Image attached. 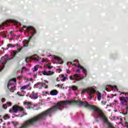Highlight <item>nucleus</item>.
<instances>
[{"label":"nucleus","mask_w":128,"mask_h":128,"mask_svg":"<svg viewBox=\"0 0 128 128\" xmlns=\"http://www.w3.org/2000/svg\"><path fill=\"white\" fill-rule=\"evenodd\" d=\"M58 94V92L56 90H53L50 92V96H56Z\"/></svg>","instance_id":"nucleus-14"},{"label":"nucleus","mask_w":128,"mask_h":128,"mask_svg":"<svg viewBox=\"0 0 128 128\" xmlns=\"http://www.w3.org/2000/svg\"><path fill=\"white\" fill-rule=\"evenodd\" d=\"M54 74V72H52V71H46L44 70L42 72H39L40 76H52V74Z\"/></svg>","instance_id":"nucleus-6"},{"label":"nucleus","mask_w":128,"mask_h":128,"mask_svg":"<svg viewBox=\"0 0 128 128\" xmlns=\"http://www.w3.org/2000/svg\"><path fill=\"white\" fill-rule=\"evenodd\" d=\"M22 30H22V29H20V32H22Z\"/></svg>","instance_id":"nucleus-42"},{"label":"nucleus","mask_w":128,"mask_h":128,"mask_svg":"<svg viewBox=\"0 0 128 128\" xmlns=\"http://www.w3.org/2000/svg\"><path fill=\"white\" fill-rule=\"evenodd\" d=\"M110 86V88H112V86Z\"/></svg>","instance_id":"nucleus-50"},{"label":"nucleus","mask_w":128,"mask_h":128,"mask_svg":"<svg viewBox=\"0 0 128 128\" xmlns=\"http://www.w3.org/2000/svg\"><path fill=\"white\" fill-rule=\"evenodd\" d=\"M0 122H2V119H0Z\"/></svg>","instance_id":"nucleus-46"},{"label":"nucleus","mask_w":128,"mask_h":128,"mask_svg":"<svg viewBox=\"0 0 128 128\" xmlns=\"http://www.w3.org/2000/svg\"><path fill=\"white\" fill-rule=\"evenodd\" d=\"M6 102V98H2V102Z\"/></svg>","instance_id":"nucleus-37"},{"label":"nucleus","mask_w":128,"mask_h":128,"mask_svg":"<svg viewBox=\"0 0 128 128\" xmlns=\"http://www.w3.org/2000/svg\"><path fill=\"white\" fill-rule=\"evenodd\" d=\"M30 83H29L28 84H27L26 85L24 86H22L20 88V90H26V88H30Z\"/></svg>","instance_id":"nucleus-17"},{"label":"nucleus","mask_w":128,"mask_h":128,"mask_svg":"<svg viewBox=\"0 0 128 128\" xmlns=\"http://www.w3.org/2000/svg\"><path fill=\"white\" fill-rule=\"evenodd\" d=\"M23 28H26L27 32L30 34V32L32 33V36H30L28 40H26L24 42L23 46L25 48L26 46H28V44H30V42L32 38V36L36 34V30L34 28L32 27V26H24Z\"/></svg>","instance_id":"nucleus-2"},{"label":"nucleus","mask_w":128,"mask_h":128,"mask_svg":"<svg viewBox=\"0 0 128 128\" xmlns=\"http://www.w3.org/2000/svg\"><path fill=\"white\" fill-rule=\"evenodd\" d=\"M72 104H76L78 106H84V108H88V110H93L94 112H98L99 118L102 120L103 122L106 124L108 128H114L102 110L100 109L95 105L86 104L84 102L78 101V100L74 101L68 100L58 102L54 106L40 113V120H46L48 116L50 117L52 116V112H56V110H62V106Z\"/></svg>","instance_id":"nucleus-1"},{"label":"nucleus","mask_w":128,"mask_h":128,"mask_svg":"<svg viewBox=\"0 0 128 128\" xmlns=\"http://www.w3.org/2000/svg\"><path fill=\"white\" fill-rule=\"evenodd\" d=\"M11 80H12V82H16V78L12 79Z\"/></svg>","instance_id":"nucleus-31"},{"label":"nucleus","mask_w":128,"mask_h":128,"mask_svg":"<svg viewBox=\"0 0 128 128\" xmlns=\"http://www.w3.org/2000/svg\"><path fill=\"white\" fill-rule=\"evenodd\" d=\"M12 86H14V84L10 83V82L9 81V82H8V90H10L11 92H14V90H16V88H14V87H12L10 89V87Z\"/></svg>","instance_id":"nucleus-9"},{"label":"nucleus","mask_w":128,"mask_h":128,"mask_svg":"<svg viewBox=\"0 0 128 128\" xmlns=\"http://www.w3.org/2000/svg\"><path fill=\"white\" fill-rule=\"evenodd\" d=\"M60 70V69H59Z\"/></svg>","instance_id":"nucleus-58"},{"label":"nucleus","mask_w":128,"mask_h":128,"mask_svg":"<svg viewBox=\"0 0 128 128\" xmlns=\"http://www.w3.org/2000/svg\"><path fill=\"white\" fill-rule=\"evenodd\" d=\"M6 104H8V106H12V102H7Z\"/></svg>","instance_id":"nucleus-29"},{"label":"nucleus","mask_w":128,"mask_h":128,"mask_svg":"<svg viewBox=\"0 0 128 128\" xmlns=\"http://www.w3.org/2000/svg\"><path fill=\"white\" fill-rule=\"evenodd\" d=\"M76 72L78 74H80V69H78L76 70Z\"/></svg>","instance_id":"nucleus-32"},{"label":"nucleus","mask_w":128,"mask_h":128,"mask_svg":"<svg viewBox=\"0 0 128 128\" xmlns=\"http://www.w3.org/2000/svg\"><path fill=\"white\" fill-rule=\"evenodd\" d=\"M76 62V60H74V62Z\"/></svg>","instance_id":"nucleus-45"},{"label":"nucleus","mask_w":128,"mask_h":128,"mask_svg":"<svg viewBox=\"0 0 128 128\" xmlns=\"http://www.w3.org/2000/svg\"><path fill=\"white\" fill-rule=\"evenodd\" d=\"M8 48L7 50H8L10 48H16V46H18V44H16V45H14L12 44H8Z\"/></svg>","instance_id":"nucleus-18"},{"label":"nucleus","mask_w":128,"mask_h":128,"mask_svg":"<svg viewBox=\"0 0 128 128\" xmlns=\"http://www.w3.org/2000/svg\"><path fill=\"white\" fill-rule=\"evenodd\" d=\"M121 120H122V119L120 118Z\"/></svg>","instance_id":"nucleus-56"},{"label":"nucleus","mask_w":128,"mask_h":128,"mask_svg":"<svg viewBox=\"0 0 128 128\" xmlns=\"http://www.w3.org/2000/svg\"><path fill=\"white\" fill-rule=\"evenodd\" d=\"M69 78L70 80H75L77 82H80V80H84V78L80 76V74H76L74 75L70 76Z\"/></svg>","instance_id":"nucleus-4"},{"label":"nucleus","mask_w":128,"mask_h":128,"mask_svg":"<svg viewBox=\"0 0 128 128\" xmlns=\"http://www.w3.org/2000/svg\"><path fill=\"white\" fill-rule=\"evenodd\" d=\"M114 88H116V86H114Z\"/></svg>","instance_id":"nucleus-51"},{"label":"nucleus","mask_w":128,"mask_h":128,"mask_svg":"<svg viewBox=\"0 0 128 128\" xmlns=\"http://www.w3.org/2000/svg\"><path fill=\"white\" fill-rule=\"evenodd\" d=\"M24 104H26V106H30L31 104L30 102H25Z\"/></svg>","instance_id":"nucleus-28"},{"label":"nucleus","mask_w":128,"mask_h":128,"mask_svg":"<svg viewBox=\"0 0 128 128\" xmlns=\"http://www.w3.org/2000/svg\"><path fill=\"white\" fill-rule=\"evenodd\" d=\"M18 78L19 80H22V76H20L18 77Z\"/></svg>","instance_id":"nucleus-34"},{"label":"nucleus","mask_w":128,"mask_h":128,"mask_svg":"<svg viewBox=\"0 0 128 128\" xmlns=\"http://www.w3.org/2000/svg\"><path fill=\"white\" fill-rule=\"evenodd\" d=\"M10 34H12V31L10 32Z\"/></svg>","instance_id":"nucleus-44"},{"label":"nucleus","mask_w":128,"mask_h":128,"mask_svg":"<svg viewBox=\"0 0 128 128\" xmlns=\"http://www.w3.org/2000/svg\"><path fill=\"white\" fill-rule=\"evenodd\" d=\"M48 70H52V66H48Z\"/></svg>","instance_id":"nucleus-33"},{"label":"nucleus","mask_w":128,"mask_h":128,"mask_svg":"<svg viewBox=\"0 0 128 128\" xmlns=\"http://www.w3.org/2000/svg\"><path fill=\"white\" fill-rule=\"evenodd\" d=\"M106 92H108V88H106Z\"/></svg>","instance_id":"nucleus-41"},{"label":"nucleus","mask_w":128,"mask_h":128,"mask_svg":"<svg viewBox=\"0 0 128 128\" xmlns=\"http://www.w3.org/2000/svg\"><path fill=\"white\" fill-rule=\"evenodd\" d=\"M127 128H128V125H127Z\"/></svg>","instance_id":"nucleus-57"},{"label":"nucleus","mask_w":128,"mask_h":128,"mask_svg":"<svg viewBox=\"0 0 128 128\" xmlns=\"http://www.w3.org/2000/svg\"><path fill=\"white\" fill-rule=\"evenodd\" d=\"M54 60H58V64H64V61H62V58L56 56L54 57Z\"/></svg>","instance_id":"nucleus-13"},{"label":"nucleus","mask_w":128,"mask_h":128,"mask_svg":"<svg viewBox=\"0 0 128 128\" xmlns=\"http://www.w3.org/2000/svg\"><path fill=\"white\" fill-rule=\"evenodd\" d=\"M120 100L121 102V104H126V105L127 106L126 112H128V97H120Z\"/></svg>","instance_id":"nucleus-5"},{"label":"nucleus","mask_w":128,"mask_h":128,"mask_svg":"<svg viewBox=\"0 0 128 128\" xmlns=\"http://www.w3.org/2000/svg\"><path fill=\"white\" fill-rule=\"evenodd\" d=\"M96 122H98V120H96Z\"/></svg>","instance_id":"nucleus-47"},{"label":"nucleus","mask_w":128,"mask_h":128,"mask_svg":"<svg viewBox=\"0 0 128 128\" xmlns=\"http://www.w3.org/2000/svg\"><path fill=\"white\" fill-rule=\"evenodd\" d=\"M11 40H14V38H11Z\"/></svg>","instance_id":"nucleus-52"},{"label":"nucleus","mask_w":128,"mask_h":128,"mask_svg":"<svg viewBox=\"0 0 128 128\" xmlns=\"http://www.w3.org/2000/svg\"><path fill=\"white\" fill-rule=\"evenodd\" d=\"M28 60H30V58H26L25 62H28Z\"/></svg>","instance_id":"nucleus-38"},{"label":"nucleus","mask_w":128,"mask_h":128,"mask_svg":"<svg viewBox=\"0 0 128 128\" xmlns=\"http://www.w3.org/2000/svg\"><path fill=\"white\" fill-rule=\"evenodd\" d=\"M79 68H82V72L85 74V76H86V75L88 74V71H86V70L80 64H79Z\"/></svg>","instance_id":"nucleus-15"},{"label":"nucleus","mask_w":128,"mask_h":128,"mask_svg":"<svg viewBox=\"0 0 128 128\" xmlns=\"http://www.w3.org/2000/svg\"><path fill=\"white\" fill-rule=\"evenodd\" d=\"M10 118V116H8V115H5L4 116V120H8V118Z\"/></svg>","instance_id":"nucleus-27"},{"label":"nucleus","mask_w":128,"mask_h":128,"mask_svg":"<svg viewBox=\"0 0 128 128\" xmlns=\"http://www.w3.org/2000/svg\"><path fill=\"white\" fill-rule=\"evenodd\" d=\"M61 86H64V84H62V85Z\"/></svg>","instance_id":"nucleus-53"},{"label":"nucleus","mask_w":128,"mask_h":128,"mask_svg":"<svg viewBox=\"0 0 128 128\" xmlns=\"http://www.w3.org/2000/svg\"><path fill=\"white\" fill-rule=\"evenodd\" d=\"M10 22H13L14 24H18V22L16 20H7L4 22L2 23V24H0V28H2V26H5L6 24H10Z\"/></svg>","instance_id":"nucleus-7"},{"label":"nucleus","mask_w":128,"mask_h":128,"mask_svg":"<svg viewBox=\"0 0 128 128\" xmlns=\"http://www.w3.org/2000/svg\"><path fill=\"white\" fill-rule=\"evenodd\" d=\"M71 64H72V62H70Z\"/></svg>","instance_id":"nucleus-48"},{"label":"nucleus","mask_w":128,"mask_h":128,"mask_svg":"<svg viewBox=\"0 0 128 128\" xmlns=\"http://www.w3.org/2000/svg\"><path fill=\"white\" fill-rule=\"evenodd\" d=\"M23 49H24V47H21L20 48H18V49H17L16 50L12 51L11 55L12 58H15V56H16V54L18 52H20L22 50H23Z\"/></svg>","instance_id":"nucleus-8"},{"label":"nucleus","mask_w":128,"mask_h":128,"mask_svg":"<svg viewBox=\"0 0 128 128\" xmlns=\"http://www.w3.org/2000/svg\"><path fill=\"white\" fill-rule=\"evenodd\" d=\"M64 76L62 75V77L64 78L61 80L62 82H64L65 80H68L67 77H64Z\"/></svg>","instance_id":"nucleus-24"},{"label":"nucleus","mask_w":128,"mask_h":128,"mask_svg":"<svg viewBox=\"0 0 128 128\" xmlns=\"http://www.w3.org/2000/svg\"><path fill=\"white\" fill-rule=\"evenodd\" d=\"M28 70L26 69V67L24 66L22 68V70H21V72L22 74L24 72V70Z\"/></svg>","instance_id":"nucleus-25"},{"label":"nucleus","mask_w":128,"mask_h":128,"mask_svg":"<svg viewBox=\"0 0 128 128\" xmlns=\"http://www.w3.org/2000/svg\"><path fill=\"white\" fill-rule=\"evenodd\" d=\"M102 104H103L106 105V102L102 101Z\"/></svg>","instance_id":"nucleus-36"},{"label":"nucleus","mask_w":128,"mask_h":128,"mask_svg":"<svg viewBox=\"0 0 128 128\" xmlns=\"http://www.w3.org/2000/svg\"><path fill=\"white\" fill-rule=\"evenodd\" d=\"M8 60V59L6 58L3 62H2V70H4V64H6Z\"/></svg>","instance_id":"nucleus-21"},{"label":"nucleus","mask_w":128,"mask_h":128,"mask_svg":"<svg viewBox=\"0 0 128 128\" xmlns=\"http://www.w3.org/2000/svg\"><path fill=\"white\" fill-rule=\"evenodd\" d=\"M30 98H32V100H37L38 98V93L34 92H32V95L30 96Z\"/></svg>","instance_id":"nucleus-10"},{"label":"nucleus","mask_w":128,"mask_h":128,"mask_svg":"<svg viewBox=\"0 0 128 128\" xmlns=\"http://www.w3.org/2000/svg\"><path fill=\"white\" fill-rule=\"evenodd\" d=\"M66 72H67V74H70V70L68 69L66 70Z\"/></svg>","instance_id":"nucleus-35"},{"label":"nucleus","mask_w":128,"mask_h":128,"mask_svg":"<svg viewBox=\"0 0 128 128\" xmlns=\"http://www.w3.org/2000/svg\"><path fill=\"white\" fill-rule=\"evenodd\" d=\"M72 89L73 90H78V87L76 86H72Z\"/></svg>","instance_id":"nucleus-26"},{"label":"nucleus","mask_w":128,"mask_h":128,"mask_svg":"<svg viewBox=\"0 0 128 128\" xmlns=\"http://www.w3.org/2000/svg\"><path fill=\"white\" fill-rule=\"evenodd\" d=\"M30 80H32V78H31L30 79Z\"/></svg>","instance_id":"nucleus-49"},{"label":"nucleus","mask_w":128,"mask_h":128,"mask_svg":"<svg viewBox=\"0 0 128 128\" xmlns=\"http://www.w3.org/2000/svg\"><path fill=\"white\" fill-rule=\"evenodd\" d=\"M89 92V96H90L88 97V98H90V100H92V94H94V92H96V90H94V89H91V90H88Z\"/></svg>","instance_id":"nucleus-11"},{"label":"nucleus","mask_w":128,"mask_h":128,"mask_svg":"<svg viewBox=\"0 0 128 128\" xmlns=\"http://www.w3.org/2000/svg\"><path fill=\"white\" fill-rule=\"evenodd\" d=\"M62 88H64V87H62Z\"/></svg>","instance_id":"nucleus-54"},{"label":"nucleus","mask_w":128,"mask_h":128,"mask_svg":"<svg viewBox=\"0 0 128 128\" xmlns=\"http://www.w3.org/2000/svg\"><path fill=\"white\" fill-rule=\"evenodd\" d=\"M18 111L22 112L21 116H26L28 114L26 112H24V108L17 104L14 105L12 108L9 110V112H10V114H12V112L18 114Z\"/></svg>","instance_id":"nucleus-3"},{"label":"nucleus","mask_w":128,"mask_h":128,"mask_svg":"<svg viewBox=\"0 0 128 128\" xmlns=\"http://www.w3.org/2000/svg\"><path fill=\"white\" fill-rule=\"evenodd\" d=\"M73 65L74 66H76V64L74 63L73 64Z\"/></svg>","instance_id":"nucleus-40"},{"label":"nucleus","mask_w":128,"mask_h":128,"mask_svg":"<svg viewBox=\"0 0 128 128\" xmlns=\"http://www.w3.org/2000/svg\"><path fill=\"white\" fill-rule=\"evenodd\" d=\"M60 88H62V86H60Z\"/></svg>","instance_id":"nucleus-43"},{"label":"nucleus","mask_w":128,"mask_h":128,"mask_svg":"<svg viewBox=\"0 0 128 128\" xmlns=\"http://www.w3.org/2000/svg\"><path fill=\"white\" fill-rule=\"evenodd\" d=\"M56 86H57V88H60V84H57Z\"/></svg>","instance_id":"nucleus-39"},{"label":"nucleus","mask_w":128,"mask_h":128,"mask_svg":"<svg viewBox=\"0 0 128 128\" xmlns=\"http://www.w3.org/2000/svg\"><path fill=\"white\" fill-rule=\"evenodd\" d=\"M92 90V89H84L82 90L81 94H84V92H90L89 90Z\"/></svg>","instance_id":"nucleus-19"},{"label":"nucleus","mask_w":128,"mask_h":128,"mask_svg":"<svg viewBox=\"0 0 128 128\" xmlns=\"http://www.w3.org/2000/svg\"><path fill=\"white\" fill-rule=\"evenodd\" d=\"M18 36H20V35H18Z\"/></svg>","instance_id":"nucleus-55"},{"label":"nucleus","mask_w":128,"mask_h":128,"mask_svg":"<svg viewBox=\"0 0 128 128\" xmlns=\"http://www.w3.org/2000/svg\"><path fill=\"white\" fill-rule=\"evenodd\" d=\"M3 108H4V110H6V108H8V106H6V104H3Z\"/></svg>","instance_id":"nucleus-30"},{"label":"nucleus","mask_w":128,"mask_h":128,"mask_svg":"<svg viewBox=\"0 0 128 128\" xmlns=\"http://www.w3.org/2000/svg\"><path fill=\"white\" fill-rule=\"evenodd\" d=\"M33 72H38V68L36 66H34L33 68Z\"/></svg>","instance_id":"nucleus-23"},{"label":"nucleus","mask_w":128,"mask_h":128,"mask_svg":"<svg viewBox=\"0 0 128 128\" xmlns=\"http://www.w3.org/2000/svg\"><path fill=\"white\" fill-rule=\"evenodd\" d=\"M40 86H42V82H38L34 85V88H39L40 89Z\"/></svg>","instance_id":"nucleus-16"},{"label":"nucleus","mask_w":128,"mask_h":128,"mask_svg":"<svg viewBox=\"0 0 128 128\" xmlns=\"http://www.w3.org/2000/svg\"><path fill=\"white\" fill-rule=\"evenodd\" d=\"M41 84V86H40L39 90H42V88H48V84H46V83H44L42 82Z\"/></svg>","instance_id":"nucleus-12"},{"label":"nucleus","mask_w":128,"mask_h":128,"mask_svg":"<svg viewBox=\"0 0 128 128\" xmlns=\"http://www.w3.org/2000/svg\"><path fill=\"white\" fill-rule=\"evenodd\" d=\"M33 58L34 60H35L36 62H39L40 60V58L38 57V55H34L33 56Z\"/></svg>","instance_id":"nucleus-20"},{"label":"nucleus","mask_w":128,"mask_h":128,"mask_svg":"<svg viewBox=\"0 0 128 128\" xmlns=\"http://www.w3.org/2000/svg\"><path fill=\"white\" fill-rule=\"evenodd\" d=\"M97 98L98 100H102V94H100V92H98Z\"/></svg>","instance_id":"nucleus-22"}]
</instances>
